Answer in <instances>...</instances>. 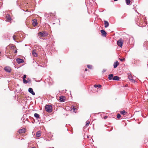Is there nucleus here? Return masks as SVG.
I'll return each instance as SVG.
<instances>
[{"label": "nucleus", "instance_id": "nucleus-10", "mask_svg": "<svg viewBox=\"0 0 148 148\" xmlns=\"http://www.w3.org/2000/svg\"><path fill=\"white\" fill-rule=\"evenodd\" d=\"M101 32L102 34V36H106V33L103 29L101 30Z\"/></svg>", "mask_w": 148, "mask_h": 148}, {"label": "nucleus", "instance_id": "nucleus-14", "mask_svg": "<svg viewBox=\"0 0 148 148\" xmlns=\"http://www.w3.org/2000/svg\"><path fill=\"white\" fill-rule=\"evenodd\" d=\"M119 79L120 78L119 77L116 76H114L113 78V80L118 81Z\"/></svg>", "mask_w": 148, "mask_h": 148}, {"label": "nucleus", "instance_id": "nucleus-30", "mask_svg": "<svg viewBox=\"0 0 148 148\" xmlns=\"http://www.w3.org/2000/svg\"><path fill=\"white\" fill-rule=\"evenodd\" d=\"M98 86V85L97 84H95L94 85V87L95 88H97Z\"/></svg>", "mask_w": 148, "mask_h": 148}, {"label": "nucleus", "instance_id": "nucleus-28", "mask_svg": "<svg viewBox=\"0 0 148 148\" xmlns=\"http://www.w3.org/2000/svg\"><path fill=\"white\" fill-rule=\"evenodd\" d=\"M27 75H23V79H25L26 78Z\"/></svg>", "mask_w": 148, "mask_h": 148}, {"label": "nucleus", "instance_id": "nucleus-16", "mask_svg": "<svg viewBox=\"0 0 148 148\" xmlns=\"http://www.w3.org/2000/svg\"><path fill=\"white\" fill-rule=\"evenodd\" d=\"M41 134L40 131L37 132L36 134V136L37 137H39L40 136Z\"/></svg>", "mask_w": 148, "mask_h": 148}, {"label": "nucleus", "instance_id": "nucleus-26", "mask_svg": "<svg viewBox=\"0 0 148 148\" xmlns=\"http://www.w3.org/2000/svg\"><path fill=\"white\" fill-rule=\"evenodd\" d=\"M119 59L121 62H123L125 61V58H119Z\"/></svg>", "mask_w": 148, "mask_h": 148}, {"label": "nucleus", "instance_id": "nucleus-18", "mask_svg": "<svg viewBox=\"0 0 148 148\" xmlns=\"http://www.w3.org/2000/svg\"><path fill=\"white\" fill-rule=\"evenodd\" d=\"M32 55L35 57H36L37 56V54L36 52L34 51H32Z\"/></svg>", "mask_w": 148, "mask_h": 148}, {"label": "nucleus", "instance_id": "nucleus-12", "mask_svg": "<svg viewBox=\"0 0 148 148\" xmlns=\"http://www.w3.org/2000/svg\"><path fill=\"white\" fill-rule=\"evenodd\" d=\"M120 113L121 114H123V116L127 115V112L124 110L120 111Z\"/></svg>", "mask_w": 148, "mask_h": 148}, {"label": "nucleus", "instance_id": "nucleus-33", "mask_svg": "<svg viewBox=\"0 0 148 148\" xmlns=\"http://www.w3.org/2000/svg\"><path fill=\"white\" fill-rule=\"evenodd\" d=\"M87 71V69H85V71Z\"/></svg>", "mask_w": 148, "mask_h": 148}, {"label": "nucleus", "instance_id": "nucleus-29", "mask_svg": "<svg viewBox=\"0 0 148 148\" xmlns=\"http://www.w3.org/2000/svg\"><path fill=\"white\" fill-rule=\"evenodd\" d=\"M129 79H130V81H132V82H135V81L134 80H133V79H130V77H129Z\"/></svg>", "mask_w": 148, "mask_h": 148}, {"label": "nucleus", "instance_id": "nucleus-35", "mask_svg": "<svg viewBox=\"0 0 148 148\" xmlns=\"http://www.w3.org/2000/svg\"><path fill=\"white\" fill-rule=\"evenodd\" d=\"M17 52V51L16 50L15 51V53H16Z\"/></svg>", "mask_w": 148, "mask_h": 148}, {"label": "nucleus", "instance_id": "nucleus-32", "mask_svg": "<svg viewBox=\"0 0 148 148\" xmlns=\"http://www.w3.org/2000/svg\"><path fill=\"white\" fill-rule=\"evenodd\" d=\"M99 88H101V86L100 85H98V86Z\"/></svg>", "mask_w": 148, "mask_h": 148}, {"label": "nucleus", "instance_id": "nucleus-5", "mask_svg": "<svg viewBox=\"0 0 148 148\" xmlns=\"http://www.w3.org/2000/svg\"><path fill=\"white\" fill-rule=\"evenodd\" d=\"M32 24L34 27L37 25L38 23L37 22V20L36 19H34L32 20Z\"/></svg>", "mask_w": 148, "mask_h": 148}, {"label": "nucleus", "instance_id": "nucleus-22", "mask_svg": "<svg viewBox=\"0 0 148 148\" xmlns=\"http://www.w3.org/2000/svg\"><path fill=\"white\" fill-rule=\"evenodd\" d=\"M29 82L25 79H23V82L25 84H27Z\"/></svg>", "mask_w": 148, "mask_h": 148}, {"label": "nucleus", "instance_id": "nucleus-17", "mask_svg": "<svg viewBox=\"0 0 148 148\" xmlns=\"http://www.w3.org/2000/svg\"><path fill=\"white\" fill-rule=\"evenodd\" d=\"M77 109L74 108V107L71 108V111H73L74 112L76 113L77 112Z\"/></svg>", "mask_w": 148, "mask_h": 148}, {"label": "nucleus", "instance_id": "nucleus-36", "mask_svg": "<svg viewBox=\"0 0 148 148\" xmlns=\"http://www.w3.org/2000/svg\"><path fill=\"white\" fill-rule=\"evenodd\" d=\"M114 1H118V0H114Z\"/></svg>", "mask_w": 148, "mask_h": 148}, {"label": "nucleus", "instance_id": "nucleus-21", "mask_svg": "<svg viewBox=\"0 0 148 148\" xmlns=\"http://www.w3.org/2000/svg\"><path fill=\"white\" fill-rule=\"evenodd\" d=\"M34 116L37 119L39 117V114L37 113H35L34 114Z\"/></svg>", "mask_w": 148, "mask_h": 148}, {"label": "nucleus", "instance_id": "nucleus-31", "mask_svg": "<svg viewBox=\"0 0 148 148\" xmlns=\"http://www.w3.org/2000/svg\"><path fill=\"white\" fill-rule=\"evenodd\" d=\"M108 118V116H104L103 118L104 119H107Z\"/></svg>", "mask_w": 148, "mask_h": 148}, {"label": "nucleus", "instance_id": "nucleus-34", "mask_svg": "<svg viewBox=\"0 0 148 148\" xmlns=\"http://www.w3.org/2000/svg\"><path fill=\"white\" fill-rule=\"evenodd\" d=\"M29 148H36L35 147H30Z\"/></svg>", "mask_w": 148, "mask_h": 148}, {"label": "nucleus", "instance_id": "nucleus-9", "mask_svg": "<svg viewBox=\"0 0 148 148\" xmlns=\"http://www.w3.org/2000/svg\"><path fill=\"white\" fill-rule=\"evenodd\" d=\"M17 62L19 64L23 62L24 61L23 59L18 58L16 59Z\"/></svg>", "mask_w": 148, "mask_h": 148}, {"label": "nucleus", "instance_id": "nucleus-7", "mask_svg": "<svg viewBox=\"0 0 148 148\" xmlns=\"http://www.w3.org/2000/svg\"><path fill=\"white\" fill-rule=\"evenodd\" d=\"M26 131V129L25 128L19 130L18 132L19 134H22L25 133Z\"/></svg>", "mask_w": 148, "mask_h": 148}, {"label": "nucleus", "instance_id": "nucleus-24", "mask_svg": "<svg viewBox=\"0 0 148 148\" xmlns=\"http://www.w3.org/2000/svg\"><path fill=\"white\" fill-rule=\"evenodd\" d=\"M121 115L120 114H117V118L118 119H119L120 118V117H121Z\"/></svg>", "mask_w": 148, "mask_h": 148}, {"label": "nucleus", "instance_id": "nucleus-19", "mask_svg": "<svg viewBox=\"0 0 148 148\" xmlns=\"http://www.w3.org/2000/svg\"><path fill=\"white\" fill-rule=\"evenodd\" d=\"M6 19L8 20V21H10V20L11 19V18L9 16V15H7V16H6Z\"/></svg>", "mask_w": 148, "mask_h": 148}, {"label": "nucleus", "instance_id": "nucleus-8", "mask_svg": "<svg viewBox=\"0 0 148 148\" xmlns=\"http://www.w3.org/2000/svg\"><path fill=\"white\" fill-rule=\"evenodd\" d=\"M29 92L31 93L33 95H35V93L33 91V89L31 88H29L28 89Z\"/></svg>", "mask_w": 148, "mask_h": 148}, {"label": "nucleus", "instance_id": "nucleus-11", "mask_svg": "<svg viewBox=\"0 0 148 148\" xmlns=\"http://www.w3.org/2000/svg\"><path fill=\"white\" fill-rule=\"evenodd\" d=\"M119 65V63L117 61H116V62L114 64V68H116Z\"/></svg>", "mask_w": 148, "mask_h": 148}, {"label": "nucleus", "instance_id": "nucleus-13", "mask_svg": "<svg viewBox=\"0 0 148 148\" xmlns=\"http://www.w3.org/2000/svg\"><path fill=\"white\" fill-rule=\"evenodd\" d=\"M104 22L105 25V27H108V26L109 25L108 22L107 21H104Z\"/></svg>", "mask_w": 148, "mask_h": 148}, {"label": "nucleus", "instance_id": "nucleus-3", "mask_svg": "<svg viewBox=\"0 0 148 148\" xmlns=\"http://www.w3.org/2000/svg\"><path fill=\"white\" fill-rule=\"evenodd\" d=\"M117 45L118 46L121 47L123 44V40L122 38H120L117 41Z\"/></svg>", "mask_w": 148, "mask_h": 148}, {"label": "nucleus", "instance_id": "nucleus-4", "mask_svg": "<svg viewBox=\"0 0 148 148\" xmlns=\"http://www.w3.org/2000/svg\"><path fill=\"white\" fill-rule=\"evenodd\" d=\"M4 69L7 72L10 73L11 71V69L9 66H6L4 68Z\"/></svg>", "mask_w": 148, "mask_h": 148}, {"label": "nucleus", "instance_id": "nucleus-15", "mask_svg": "<svg viewBox=\"0 0 148 148\" xmlns=\"http://www.w3.org/2000/svg\"><path fill=\"white\" fill-rule=\"evenodd\" d=\"M114 77L113 75V74H110L108 75V79L109 80H111L113 79Z\"/></svg>", "mask_w": 148, "mask_h": 148}, {"label": "nucleus", "instance_id": "nucleus-25", "mask_svg": "<svg viewBox=\"0 0 148 148\" xmlns=\"http://www.w3.org/2000/svg\"><path fill=\"white\" fill-rule=\"evenodd\" d=\"M90 124V122L89 121H87L86 122V126H87L88 125H89Z\"/></svg>", "mask_w": 148, "mask_h": 148}, {"label": "nucleus", "instance_id": "nucleus-20", "mask_svg": "<svg viewBox=\"0 0 148 148\" xmlns=\"http://www.w3.org/2000/svg\"><path fill=\"white\" fill-rule=\"evenodd\" d=\"M126 3L127 5H129L130 4V0H125Z\"/></svg>", "mask_w": 148, "mask_h": 148}, {"label": "nucleus", "instance_id": "nucleus-27", "mask_svg": "<svg viewBox=\"0 0 148 148\" xmlns=\"http://www.w3.org/2000/svg\"><path fill=\"white\" fill-rule=\"evenodd\" d=\"M13 39L15 41L16 36L15 35H14L13 36Z\"/></svg>", "mask_w": 148, "mask_h": 148}, {"label": "nucleus", "instance_id": "nucleus-1", "mask_svg": "<svg viewBox=\"0 0 148 148\" xmlns=\"http://www.w3.org/2000/svg\"><path fill=\"white\" fill-rule=\"evenodd\" d=\"M45 110L48 112H51L52 111V107L50 105H46L45 106Z\"/></svg>", "mask_w": 148, "mask_h": 148}, {"label": "nucleus", "instance_id": "nucleus-37", "mask_svg": "<svg viewBox=\"0 0 148 148\" xmlns=\"http://www.w3.org/2000/svg\"><path fill=\"white\" fill-rule=\"evenodd\" d=\"M28 80H29V81H30V80L29 79H28Z\"/></svg>", "mask_w": 148, "mask_h": 148}, {"label": "nucleus", "instance_id": "nucleus-6", "mask_svg": "<svg viewBox=\"0 0 148 148\" xmlns=\"http://www.w3.org/2000/svg\"><path fill=\"white\" fill-rule=\"evenodd\" d=\"M65 97L63 96H60V101L61 102H63L65 101Z\"/></svg>", "mask_w": 148, "mask_h": 148}, {"label": "nucleus", "instance_id": "nucleus-23", "mask_svg": "<svg viewBox=\"0 0 148 148\" xmlns=\"http://www.w3.org/2000/svg\"><path fill=\"white\" fill-rule=\"evenodd\" d=\"M87 67L89 69H91L92 68V65H87Z\"/></svg>", "mask_w": 148, "mask_h": 148}, {"label": "nucleus", "instance_id": "nucleus-2", "mask_svg": "<svg viewBox=\"0 0 148 148\" xmlns=\"http://www.w3.org/2000/svg\"><path fill=\"white\" fill-rule=\"evenodd\" d=\"M38 36L40 38L41 37L46 36H47V34L44 32H40L38 33Z\"/></svg>", "mask_w": 148, "mask_h": 148}]
</instances>
